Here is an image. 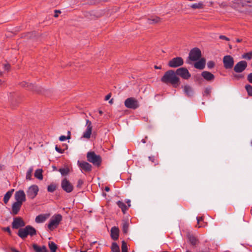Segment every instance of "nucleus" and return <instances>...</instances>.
I'll return each mask as SVG.
<instances>
[{
	"label": "nucleus",
	"instance_id": "nucleus-1",
	"mask_svg": "<svg viewBox=\"0 0 252 252\" xmlns=\"http://www.w3.org/2000/svg\"><path fill=\"white\" fill-rule=\"evenodd\" d=\"M161 81L166 84H170L173 87H177L180 83V79L177 76L176 72L169 70L165 72L161 78Z\"/></svg>",
	"mask_w": 252,
	"mask_h": 252
},
{
	"label": "nucleus",
	"instance_id": "nucleus-2",
	"mask_svg": "<svg viewBox=\"0 0 252 252\" xmlns=\"http://www.w3.org/2000/svg\"><path fill=\"white\" fill-rule=\"evenodd\" d=\"M36 234V229L31 225H27L23 228H20L18 232V235L23 239L27 238L28 235L32 237Z\"/></svg>",
	"mask_w": 252,
	"mask_h": 252
},
{
	"label": "nucleus",
	"instance_id": "nucleus-3",
	"mask_svg": "<svg viewBox=\"0 0 252 252\" xmlns=\"http://www.w3.org/2000/svg\"><path fill=\"white\" fill-rule=\"evenodd\" d=\"M63 219L61 214H55L51 218L48 224V228L50 231H53L59 225Z\"/></svg>",
	"mask_w": 252,
	"mask_h": 252
},
{
	"label": "nucleus",
	"instance_id": "nucleus-4",
	"mask_svg": "<svg viewBox=\"0 0 252 252\" xmlns=\"http://www.w3.org/2000/svg\"><path fill=\"white\" fill-rule=\"evenodd\" d=\"M87 160L92 163L94 165L99 166L101 163V158L99 155H97L94 152H89L87 154Z\"/></svg>",
	"mask_w": 252,
	"mask_h": 252
},
{
	"label": "nucleus",
	"instance_id": "nucleus-5",
	"mask_svg": "<svg viewBox=\"0 0 252 252\" xmlns=\"http://www.w3.org/2000/svg\"><path fill=\"white\" fill-rule=\"evenodd\" d=\"M125 105L127 108L135 110L139 107V103L136 98L131 97L125 100Z\"/></svg>",
	"mask_w": 252,
	"mask_h": 252
},
{
	"label": "nucleus",
	"instance_id": "nucleus-6",
	"mask_svg": "<svg viewBox=\"0 0 252 252\" xmlns=\"http://www.w3.org/2000/svg\"><path fill=\"white\" fill-rule=\"evenodd\" d=\"M61 186L63 190L66 193L71 192L74 189L73 185L66 178L62 180Z\"/></svg>",
	"mask_w": 252,
	"mask_h": 252
},
{
	"label": "nucleus",
	"instance_id": "nucleus-7",
	"mask_svg": "<svg viewBox=\"0 0 252 252\" xmlns=\"http://www.w3.org/2000/svg\"><path fill=\"white\" fill-rule=\"evenodd\" d=\"M39 188L37 185H33L29 187L27 191V194L29 198L33 199L38 194Z\"/></svg>",
	"mask_w": 252,
	"mask_h": 252
},
{
	"label": "nucleus",
	"instance_id": "nucleus-8",
	"mask_svg": "<svg viewBox=\"0 0 252 252\" xmlns=\"http://www.w3.org/2000/svg\"><path fill=\"white\" fill-rule=\"evenodd\" d=\"M201 56L200 50L198 48H194L191 49L189 53V58L192 61H196Z\"/></svg>",
	"mask_w": 252,
	"mask_h": 252
},
{
	"label": "nucleus",
	"instance_id": "nucleus-9",
	"mask_svg": "<svg viewBox=\"0 0 252 252\" xmlns=\"http://www.w3.org/2000/svg\"><path fill=\"white\" fill-rule=\"evenodd\" d=\"M175 72L177 76H179L185 80H188L191 77L190 73L185 67H182L179 68Z\"/></svg>",
	"mask_w": 252,
	"mask_h": 252
},
{
	"label": "nucleus",
	"instance_id": "nucleus-10",
	"mask_svg": "<svg viewBox=\"0 0 252 252\" xmlns=\"http://www.w3.org/2000/svg\"><path fill=\"white\" fill-rule=\"evenodd\" d=\"M184 64V60L181 57H175L172 59L168 62V65L170 67L176 68L182 66Z\"/></svg>",
	"mask_w": 252,
	"mask_h": 252
},
{
	"label": "nucleus",
	"instance_id": "nucleus-11",
	"mask_svg": "<svg viewBox=\"0 0 252 252\" xmlns=\"http://www.w3.org/2000/svg\"><path fill=\"white\" fill-rule=\"evenodd\" d=\"M14 198L16 202L23 204L26 200V194L23 190H19L15 192Z\"/></svg>",
	"mask_w": 252,
	"mask_h": 252
},
{
	"label": "nucleus",
	"instance_id": "nucleus-12",
	"mask_svg": "<svg viewBox=\"0 0 252 252\" xmlns=\"http://www.w3.org/2000/svg\"><path fill=\"white\" fill-rule=\"evenodd\" d=\"M86 126L87 127L86 129L84 132L82 137L89 139L91 137L93 129L92 123L89 120H86Z\"/></svg>",
	"mask_w": 252,
	"mask_h": 252
},
{
	"label": "nucleus",
	"instance_id": "nucleus-13",
	"mask_svg": "<svg viewBox=\"0 0 252 252\" xmlns=\"http://www.w3.org/2000/svg\"><path fill=\"white\" fill-rule=\"evenodd\" d=\"M223 63L226 69L231 68L234 64L233 58L229 55L225 56L223 57Z\"/></svg>",
	"mask_w": 252,
	"mask_h": 252
},
{
	"label": "nucleus",
	"instance_id": "nucleus-14",
	"mask_svg": "<svg viewBox=\"0 0 252 252\" xmlns=\"http://www.w3.org/2000/svg\"><path fill=\"white\" fill-rule=\"evenodd\" d=\"M247 66V63L245 61L239 62L234 66V70L237 73L243 72Z\"/></svg>",
	"mask_w": 252,
	"mask_h": 252
},
{
	"label": "nucleus",
	"instance_id": "nucleus-15",
	"mask_svg": "<svg viewBox=\"0 0 252 252\" xmlns=\"http://www.w3.org/2000/svg\"><path fill=\"white\" fill-rule=\"evenodd\" d=\"M25 224L23 220L20 217H16L13 219L12 222V228L14 229H18L21 227L25 226Z\"/></svg>",
	"mask_w": 252,
	"mask_h": 252
},
{
	"label": "nucleus",
	"instance_id": "nucleus-16",
	"mask_svg": "<svg viewBox=\"0 0 252 252\" xmlns=\"http://www.w3.org/2000/svg\"><path fill=\"white\" fill-rule=\"evenodd\" d=\"M78 164L79 167L85 172H89L92 170V165L86 161H78Z\"/></svg>",
	"mask_w": 252,
	"mask_h": 252
},
{
	"label": "nucleus",
	"instance_id": "nucleus-17",
	"mask_svg": "<svg viewBox=\"0 0 252 252\" xmlns=\"http://www.w3.org/2000/svg\"><path fill=\"white\" fill-rule=\"evenodd\" d=\"M22 205V204L16 201L14 202L12 205L11 211L10 212L11 214L13 216L18 214L21 209Z\"/></svg>",
	"mask_w": 252,
	"mask_h": 252
},
{
	"label": "nucleus",
	"instance_id": "nucleus-18",
	"mask_svg": "<svg viewBox=\"0 0 252 252\" xmlns=\"http://www.w3.org/2000/svg\"><path fill=\"white\" fill-rule=\"evenodd\" d=\"M119 229L118 227L113 226L111 228L110 236L112 239L114 241L118 239L119 237Z\"/></svg>",
	"mask_w": 252,
	"mask_h": 252
},
{
	"label": "nucleus",
	"instance_id": "nucleus-19",
	"mask_svg": "<svg viewBox=\"0 0 252 252\" xmlns=\"http://www.w3.org/2000/svg\"><path fill=\"white\" fill-rule=\"evenodd\" d=\"M201 76L205 80L208 81H213L215 79L214 75L207 71H204L202 72Z\"/></svg>",
	"mask_w": 252,
	"mask_h": 252
},
{
	"label": "nucleus",
	"instance_id": "nucleus-20",
	"mask_svg": "<svg viewBox=\"0 0 252 252\" xmlns=\"http://www.w3.org/2000/svg\"><path fill=\"white\" fill-rule=\"evenodd\" d=\"M183 91L185 94L188 97H191L193 94V90L192 88L189 85L184 86Z\"/></svg>",
	"mask_w": 252,
	"mask_h": 252
},
{
	"label": "nucleus",
	"instance_id": "nucleus-21",
	"mask_svg": "<svg viewBox=\"0 0 252 252\" xmlns=\"http://www.w3.org/2000/svg\"><path fill=\"white\" fill-rule=\"evenodd\" d=\"M205 66V60L203 58L201 59L199 61L196 62L194 64L195 68L199 69H203Z\"/></svg>",
	"mask_w": 252,
	"mask_h": 252
},
{
	"label": "nucleus",
	"instance_id": "nucleus-22",
	"mask_svg": "<svg viewBox=\"0 0 252 252\" xmlns=\"http://www.w3.org/2000/svg\"><path fill=\"white\" fill-rule=\"evenodd\" d=\"M49 215L41 214L36 217L35 221L37 223L44 222L48 218Z\"/></svg>",
	"mask_w": 252,
	"mask_h": 252
},
{
	"label": "nucleus",
	"instance_id": "nucleus-23",
	"mask_svg": "<svg viewBox=\"0 0 252 252\" xmlns=\"http://www.w3.org/2000/svg\"><path fill=\"white\" fill-rule=\"evenodd\" d=\"M32 248L35 252H47L46 248L45 246L40 247L36 244L32 245Z\"/></svg>",
	"mask_w": 252,
	"mask_h": 252
},
{
	"label": "nucleus",
	"instance_id": "nucleus-24",
	"mask_svg": "<svg viewBox=\"0 0 252 252\" xmlns=\"http://www.w3.org/2000/svg\"><path fill=\"white\" fill-rule=\"evenodd\" d=\"M14 191V189H11L8 190L4 195L3 197V202L5 204H7L8 202L9 199L11 197L13 192Z\"/></svg>",
	"mask_w": 252,
	"mask_h": 252
},
{
	"label": "nucleus",
	"instance_id": "nucleus-25",
	"mask_svg": "<svg viewBox=\"0 0 252 252\" xmlns=\"http://www.w3.org/2000/svg\"><path fill=\"white\" fill-rule=\"evenodd\" d=\"M117 204L122 210L123 214H126V211L128 210V207L125 204V203L121 201H118L117 202Z\"/></svg>",
	"mask_w": 252,
	"mask_h": 252
},
{
	"label": "nucleus",
	"instance_id": "nucleus-26",
	"mask_svg": "<svg viewBox=\"0 0 252 252\" xmlns=\"http://www.w3.org/2000/svg\"><path fill=\"white\" fill-rule=\"evenodd\" d=\"M129 223L128 221L123 220L122 222V230L124 234H127L128 231Z\"/></svg>",
	"mask_w": 252,
	"mask_h": 252
},
{
	"label": "nucleus",
	"instance_id": "nucleus-27",
	"mask_svg": "<svg viewBox=\"0 0 252 252\" xmlns=\"http://www.w3.org/2000/svg\"><path fill=\"white\" fill-rule=\"evenodd\" d=\"M238 4H241L243 6H252V0H238Z\"/></svg>",
	"mask_w": 252,
	"mask_h": 252
},
{
	"label": "nucleus",
	"instance_id": "nucleus-28",
	"mask_svg": "<svg viewBox=\"0 0 252 252\" xmlns=\"http://www.w3.org/2000/svg\"><path fill=\"white\" fill-rule=\"evenodd\" d=\"M34 177L40 180H42L43 179L42 170L37 169L35 170Z\"/></svg>",
	"mask_w": 252,
	"mask_h": 252
},
{
	"label": "nucleus",
	"instance_id": "nucleus-29",
	"mask_svg": "<svg viewBox=\"0 0 252 252\" xmlns=\"http://www.w3.org/2000/svg\"><path fill=\"white\" fill-rule=\"evenodd\" d=\"M160 21V18L158 17H152L148 19V23L150 24L157 23Z\"/></svg>",
	"mask_w": 252,
	"mask_h": 252
},
{
	"label": "nucleus",
	"instance_id": "nucleus-30",
	"mask_svg": "<svg viewBox=\"0 0 252 252\" xmlns=\"http://www.w3.org/2000/svg\"><path fill=\"white\" fill-rule=\"evenodd\" d=\"M111 249L112 252H120L119 246L115 242L112 243Z\"/></svg>",
	"mask_w": 252,
	"mask_h": 252
},
{
	"label": "nucleus",
	"instance_id": "nucleus-31",
	"mask_svg": "<svg viewBox=\"0 0 252 252\" xmlns=\"http://www.w3.org/2000/svg\"><path fill=\"white\" fill-rule=\"evenodd\" d=\"M33 167H31L29 168L26 173V179L28 180H31L32 179V173L33 172Z\"/></svg>",
	"mask_w": 252,
	"mask_h": 252
},
{
	"label": "nucleus",
	"instance_id": "nucleus-32",
	"mask_svg": "<svg viewBox=\"0 0 252 252\" xmlns=\"http://www.w3.org/2000/svg\"><path fill=\"white\" fill-rule=\"evenodd\" d=\"M49 247L51 252H56L57 249V245L53 242L49 243Z\"/></svg>",
	"mask_w": 252,
	"mask_h": 252
},
{
	"label": "nucleus",
	"instance_id": "nucleus-33",
	"mask_svg": "<svg viewBox=\"0 0 252 252\" xmlns=\"http://www.w3.org/2000/svg\"><path fill=\"white\" fill-rule=\"evenodd\" d=\"M189 240L192 245L195 246L196 245L197 239L193 235H189Z\"/></svg>",
	"mask_w": 252,
	"mask_h": 252
},
{
	"label": "nucleus",
	"instance_id": "nucleus-34",
	"mask_svg": "<svg viewBox=\"0 0 252 252\" xmlns=\"http://www.w3.org/2000/svg\"><path fill=\"white\" fill-rule=\"evenodd\" d=\"M59 171L63 176L67 175L69 172L68 167L60 168Z\"/></svg>",
	"mask_w": 252,
	"mask_h": 252
},
{
	"label": "nucleus",
	"instance_id": "nucleus-35",
	"mask_svg": "<svg viewBox=\"0 0 252 252\" xmlns=\"http://www.w3.org/2000/svg\"><path fill=\"white\" fill-rule=\"evenodd\" d=\"M203 3L201 2H198L197 3H193L190 5V7L193 9H200L203 7Z\"/></svg>",
	"mask_w": 252,
	"mask_h": 252
},
{
	"label": "nucleus",
	"instance_id": "nucleus-36",
	"mask_svg": "<svg viewBox=\"0 0 252 252\" xmlns=\"http://www.w3.org/2000/svg\"><path fill=\"white\" fill-rule=\"evenodd\" d=\"M245 89L249 96H252V86L247 84L245 86Z\"/></svg>",
	"mask_w": 252,
	"mask_h": 252
},
{
	"label": "nucleus",
	"instance_id": "nucleus-37",
	"mask_svg": "<svg viewBox=\"0 0 252 252\" xmlns=\"http://www.w3.org/2000/svg\"><path fill=\"white\" fill-rule=\"evenodd\" d=\"M242 58L249 60L252 59V52H250L247 53H245L242 55Z\"/></svg>",
	"mask_w": 252,
	"mask_h": 252
},
{
	"label": "nucleus",
	"instance_id": "nucleus-38",
	"mask_svg": "<svg viewBox=\"0 0 252 252\" xmlns=\"http://www.w3.org/2000/svg\"><path fill=\"white\" fill-rule=\"evenodd\" d=\"M56 189V186L55 184H50L47 187V190L49 192H53Z\"/></svg>",
	"mask_w": 252,
	"mask_h": 252
},
{
	"label": "nucleus",
	"instance_id": "nucleus-39",
	"mask_svg": "<svg viewBox=\"0 0 252 252\" xmlns=\"http://www.w3.org/2000/svg\"><path fill=\"white\" fill-rule=\"evenodd\" d=\"M122 252H128L127 244L124 241L122 242Z\"/></svg>",
	"mask_w": 252,
	"mask_h": 252
},
{
	"label": "nucleus",
	"instance_id": "nucleus-40",
	"mask_svg": "<svg viewBox=\"0 0 252 252\" xmlns=\"http://www.w3.org/2000/svg\"><path fill=\"white\" fill-rule=\"evenodd\" d=\"M211 92V88L210 87H207L205 88L203 94L204 96L205 95H210V93Z\"/></svg>",
	"mask_w": 252,
	"mask_h": 252
},
{
	"label": "nucleus",
	"instance_id": "nucleus-41",
	"mask_svg": "<svg viewBox=\"0 0 252 252\" xmlns=\"http://www.w3.org/2000/svg\"><path fill=\"white\" fill-rule=\"evenodd\" d=\"M2 68L5 71H9L10 68V65L8 63H4L2 64Z\"/></svg>",
	"mask_w": 252,
	"mask_h": 252
},
{
	"label": "nucleus",
	"instance_id": "nucleus-42",
	"mask_svg": "<svg viewBox=\"0 0 252 252\" xmlns=\"http://www.w3.org/2000/svg\"><path fill=\"white\" fill-rule=\"evenodd\" d=\"M207 67L209 69H212L215 66V63L212 61H209L207 63Z\"/></svg>",
	"mask_w": 252,
	"mask_h": 252
},
{
	"label": "nucleus",
	"instance_id": "nucleus-43",
	"mask_svg": "<svg viewBox=\"0 0 252 252\" xmlns=\"http://www.w3.org/2000/svg\"><path fill=\"white\" fill-rule=\"evenodd\" d=\"M149 159L152 162L154 163L155 165L158 164V163L157 161H156V159L155 157L154 156H150V157H149Z\"/></svg>",
	"mask_w": 252,
	"mask_h": 252
},
{
	"label": "nucleus",
	"instance_id": "nucleus-44",
	"mask_svg": "<svg viewBox=\"0 0 252 252\" xmlns=\"http://www.w3.org/2000/svg\"><path fill=\"white\" fill-rule=\"evenodd\" d=\"M70 138V136H64V135H62V136H61L60 137L59 140L61 141H65L66 139H69Z\"/></svg>",
	"mask_w": 252,
	"mask_h": 252
},
{
	"label": "nucleus",
	"instance_id": "nucleus-45",
	"mask_svg": "<svg viewBox=\"0 0 252 252\" xmlns=\"http://www.w3.org/2000/svg\"><path fill=\"white\" fill-rule=\"evenodd\" d=\"M83 181L82 179L78 180L76 186L77 188H81L82 185L83 184Z\"/></svg>",
	"mask_w": 252,
	"mask_h": 252
},
{
	"label": "nucleus",
	"instance_id": "nucleus-46",
	"mask_svg": "<svg viewBox=\"0 0 252 252\" xmlns=\"http://www.w3.org/2000/svg\"><path fill=\"white\" fill-rule=\"evenodd\" d=\"M55 150L57 152H58L59 153H60V154H63L64 151V150L62 149L60 147H58V146H57V145L55 147Z\"/></svg>",
	"mask_w": 252,
	"mask_h": 252
},
{
	"label": "nucleus",
	"instance_id": "nucleus-47",
	"mask_svg": "<svg viewBox=\"0 0 252 252\" xmlns=\"http://www.w3.org/2000/svg\"><path fill=\"white\" fill-rule=\"evenodd\" d=\"M247 80L250 83L252 84V73H251L248 75Z\"/></svg>",
	"mask_w": 252,
	"mask_h": 252
},
{
	"label": "nucleus",
	"instance_id": "nucleus-48",
	"mask_svg": "<svg viewBox=\"0 0 252 252\" xmlns=\"http://www.w3.org/2000/svg\"><path fill=\"white\" fill-rule=\"evenodd\" d=\"M196 220H197V224H199L201 222H202V221H203V219L202 217H197Z\"/></svg>",
	"mask_w": 252,
	"mask_h": 252
},
{
	"label": "nucleus",
	"instance_id": "nucleus-49",
	"mask_svg": "<svg viewBox=\"0 0 252 252\" xmlns=\"http://www.w3.org/2000/svg\"><path fill=\"white\" fill-rule=\"evenodd\" d=\"M202 222H201L199 224H198V226H196V227H205L207 225V223L204 222L203 221H202Z\"/></svg>",
	"mask_w": 252,
	"mask_h": 252
},
{
	"label": "nucleus",
	"instance_id": "nucleus-50",
	"mask_svg": "<svg viewBox=\"0 0 252 252\" xmlns=\"http://www.w3.org/2000/svg\"><path fill=\"white\" fill-rule=\"evenodd\" d=\"M219 38L220 39H222V40H225L226 41H229V39L226 36H224V35H220L219 36Z\"/></svg>",
	"mask_w": 252,
	"mask_h": 252
},
{
	"label": "nucleus",
	"instance_id": "nucleus-51",
	"mask_svg": "<svg viewBox=\"0 0 252 252\" xmlns=\"http://www.w3.org/2000/svg\"><path fill=\"white\" fill-rule=\"evenodd\" d=\"M126 202L127 204L128 207H130V200L129 199H126Z\"/></svg>",
	"mask_w": 252,
	"mask_h": 252
},
{
	"label": "nucleus",
	"instance_id": "nucleus-52",
	"mask_svg": "<svg viewBox=\"0 0 252 252\" xmlns=\"http://www.w3.org/2000/svg\"><path fill=\"white\" fill-rule=\"evenodd\" d=\"M22 85L24 87H28L29 86V84L27 82H23L22 83Z\"/></svg>",
	"mask_w": 252,
	"mask_h": 252
},
{
	"label": "nucleus",
	"instance_id": "nucleus-53",
	"mask_svg": "<svg viewBox=\"0 0 252 252\" xmlns=\"http://www.w3.org/2000/svg\"><path fill=\"white\" fill-rule=\"evenodd\" d=\"M4 230L8 232L9 233H11L10 229L9 227H7L6 228H4Z\"/></svg>",
	"mask_w": 252,
	"mask_h": 252
},
{
	"label": "nucleus",
	"instance_id": "nucleus-54",
	"mask_svg": "<svg viewBox=\"0 0 252 252\" xmlns=\"http://www.w3.org/2000/svg\"><path fill=\"white\" fill-rule=\"evenodd\" d=\"M111 97V94H107L106 96H105V100H108L110 99Z\"/></svg>",
	"mask_w": 252,
	"mask_h": 252
},
{
	"label": "nucleus",
	"instance_id": "nucleus-55",
	"mask_svg": "<svg viewBox=\"0 0 252 252\" xmlns=\"http://www.w3.org/2000/svg\"><path fill=\"white\" fill-rule=\"evenodd\" d=\"M55 12L56 13V14L54 15L55 17H57L58 16V13H61L60 11L57 10H56Z\"/></svg>",
	"mask_w": 252,
	"mask_h": 252
},
{
	"label": "nucleus",
	"instance_id": "nucleus-56",
	"mask_svg": "<svg viewBox=\"0 0 252 252\" xmlns=\"http://www.w3.org/2000/svg\"><path fill=\"white\" fill-rule=\"evenodd\" d=\"M155 68L156 69H161V65H160V66H157V65H155Z\"/></svg>",
	"mask_w": 252,
	"mask_h": 252
},
{
	"label": "nucleus",
	"instance_id": "nucleus-57",
	"mask_svg": "<svg viewBox=\"0 0 252 252\" xmlns=\"http://www.w3.org/2000/svg\"><path fill=\"white\" fill-rule=\"evenodd\" d=\"M105 190L106 191H109V190H110V189H109V187H106L105 188Z\"/></svg>",
	"mask_w": 252,
	"mask_h": 252
},
{
	"label": "nucleus",
	"instance_id": "nucleus-58",
	"mask_svg": "<svg viewBox=\"0 0 252 252\" xmlns=\"http://www.w3.org/2000/svg\"><path fill=\"white\" fill-rule=\"evenodd\" d=\"M12 251L13 252H20L19 251L16 250V249H12Z\"/></svg>",
	"mask_w": 252,
	"mask_h": 252
},
{
	"label": "nucleus",
	"instance_id": "nucleus-59",
	"mask_svg": "<svg viewBox=\"0 0 252 252\" xmlns=\"http://www.w3.org/2000/svg\"><path fill=\"white\" fill-rule=\"evenodd\" d=\"M98 113L100 115H102L103 114V112L101 110H99Z\"/></svg>",
	"mask_w": 252,
	"mask_h": 252
},
{
	"label": "nucleus",
	"instance_id": "nucleus-60",
	"mask_svg": "<svg viewBox=\"0 0 252 252\" xmlns=\"http://www.w3.org/2000/svg\"><path fill=\"white\" fill-rule=\"evenodd\" d=\"M241 41H242V40H241V39H238V38L236 39V41H237V42H241Z\"/></svg>",
	"mask_w": 252,
	"mask_h": 252
},
{
	"label": "nucleus",
	"instance_id": "nucleus-61",
	"mask_svg": "<svg viewBox=\"0 0 252 252\" xmlns=\"http://www.w3.org/2000/svg\"><path fill=\"white\" fill-rule=\"evenodd\" d=\"M141 142L143 143H145L146 140H145V139H142Z\"/></svg>",
	"mask_w": 252,
	"mask_h": 252
},
{
	"label": "nucleus",
	"instance_id": "nucleus-62",
	"mask_svg": "<svg viewBox=\"0 0 252 252\" xmlns=\"http://www.w3.org/2000/svg\"><path fill=\"white\" fill-rule=\"evenodd\" d=\"M239 76H240L241 77H242V76H239V75H235V77H239Z\"/></svg>",
	"mask_w": 252,
	"mask_h": 252
},
{
	"label": "nucleus",
	"instance_id": "nucleus-63",
	"mask_svg": "<svg viewBox=\"0 0 252 252\" xmlns=\"http://www.w3.org/2000/svg\"><path fill=\"white\" fill-rule=\"evenodd\" d=\"M80 252H87V251H81Z\"/></svg>",
	"mask_w": 252,
	"mask_h": 252
},
{
	"label": "nucleus",
	"instance_id": "nucleus-64",
	"mask_svg": "<svg viewBox=\"0 0 252 252\" xmlns=\"http://www.w3.org/2000/svg\"><path fill=\"white\" fill-rule=\"evenodd\" d=\"M109 103H112V99L110 100L109 101Z\"/></svg>",
	"mask_w": 252,
	"mask_h": 252
}]
</instances>
